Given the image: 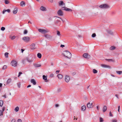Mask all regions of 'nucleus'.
Instances as JSON below:
<instances>
[{
	"instance_id": "1",
	"label": "nucleus",
	"mask_w": 122,
	"mask_h": 122,
	"mask_svg": "<svg viewBox=\"0 0 122 122\" xmlns=\"http://www.w3.org/2000/svg\"><path fill=\"white\" fill-rule=\"evenodd\" d=\"M63 55L65 57L68 58H70L71 57V54L69 52L67 51H66L62 53Z\"/></svg>"
},
{
	"instance_id": "2",
	"label": "nucleus",
	"mask_w": 122,
	"mask_h": 122,
	"mask_svg": "<svg viewBox=\"0 0 122 122\" xmlns=\"http://www.w3.org/2000/svg\"><path fill=\"white\" fill-rule=\"evenodd\" d=\"M99 7L101 9H108L110 8V6L107 4L101 5H100Z\"/></svg>"
},
{
	"instance_id": "3",
	"label": "nucleus",
	"mask_w": 122,
	"mask_h": 122,
	"mask_svg": "<svg viewBox=\"0 0 122 122\" xmlns=\"http://www.w3.org/2000/svg\"><path fill=\"white\" fill-rule=\"evenodd\" d=\"M38 31L40 32L42 34H45L49 32L50 31L49 30L47 29H39L38 30Z\"/></svg>"
},
{
	"instance_id": "4",
	"label": "nucleus",
	"mask_w": 122,
	"mask_h": 122,
	"mask_svg": "<svg viewBox=\"0 0 122 122\" xmlns=\"http://www.w3.org/2000/svg\"><path fill=\"white\" fill-rule=\"evenodd\" d=\"M33 57V56H29L28 57L26 58V60L27 61L29 62H31L33 61V60L32 58Z\"/></svg>"
},
{
	"instance_id": "5",
	"label": "nucleus",
	"mask_w": 122,
	"mask_h": 122,
	"mask_svg": "<svg viewBox=\"0 0 122 122\" xmlns=\"http://www.w3.org/2000/svg\"><path fill=\"white\" fill-rule=\"evenodd\" d=\"M22 39L24 41L26 42H28L30 40V38L27 36H25L22 38Z\"/></svg>"
},
{
	"instance_id": "6",
	"label": "nucleus",
	"mask_w": 122,
	"mask_h": 122,
	"mask_svg": "<svg viewBox=\"0 0 122 122\" xmlns=\"http://www.w3.org/2000/svg\"><path fill=\"white\" fill-rule=\"evenodd\" d=\"M17 62L15 60H13L11 62V64L13 66L15 67L17 66Z\"/></svg>"
},
{
	"instance_id": "7",
	"label": "nucleus",
	"mask_w": 122,
	"mask_h": 122,
	"mask_svg": "<svg viewBox=\"0 0 122 122\" xmlns=\"http://www.w3.org/2000/svg\"><path fill=\"white\" fill-rule=\"evenodd\" d=\"M43 36L48 39H50L52 38V37L48 34H44Z\"/></svg>"
},
{
	"instance_id": "8",
	"label": "nucleus",
	"mask_w": 122,
	"mask_h": 122,
	"mask_svg": "<svg viewBox=\"0 0 122 122\" xmlns=\"http://www.w3.org/2000/svg\"><path fill=\"white\" fill-rule=\"evenodd\" d=\"M58 15L59 16H62L63 15V13L61 10H59L57 12Z\"/></svg>"
},
{
	"instance_id": "9",
	"label": "nucleus",
	"mask_w": 122,
	"mask_h": 122,
	"mask_svg": "<svg viewBox=\"0 0 122 122\" xmlns=\"http://www.w3.org/2000/svg\"><path fill=\"white\" fill-rule=\"evenodd\" d=\"M62 10H65L67 11H72V10L71 9L65 7H62Z\"/></svg>"
},
{
	"instance_id": "10",
	"label": "nucleus",
	"mask_w": 122,
	"mask_h": 122,
	"mask_svg": "<svg viewBox=\"0 0 122 122\" xmlns=\"http://www.w3.org/2000/svg\"><path fill=\"white\" fill-rule=\"evenodd\" d=\"M92 103H90V102L88 103L87 105V107L88 108H92L93 107V105H92Z\"/></svg>"
},
{
	"instance_id": "11",
	"label": "nucleus",
	"mask_w": 122,
	"mask_h": 122,
	"mask_svg": "<svg viewBox=\"0 0 122 122\" xmlns=\"http://www.w3.org/2000/svg\"><path fill=\"white\" fill-rule=\"evenodd\" d=\"M70 80L69 76L67 75H66L65 76V81L67 82H68Z\"/></svg>"
},
{
	"instance_id": "12",
	"label": "nucleus",
	"mask_w": 122,
	"mask_h": 122,
	"mask_svg": "<svg viewBox=\"0 0 122 122\" xmlns=\"http://www.w3.org/2000/svg\"><path fill=\"white\" fill-rule=\"evenodd\" d=\"M6 12H7L8 13H10V10L9 9H8L6 10H4L2 11V13L4 14Z\"/></svg>"
},
{
	"instance_id": "13",
	"label": "nucleus",
	"mask_w": 122,
	"mask_h": 122,
	"mask_svg": "<svg viewBox=\"0 0 122 122\" xmlns=\"http://www.w3.org/2000/svg\"><path fill=\"white\" fill-rule=\"evenodd\" d=\"M43 79L44 80L45 82H47L48 81L47 80V76H45V75H43Z\"/></svg>"
},
{
	"instance_id": "14",
	"label": "nucleus",
	"mask_w": 122,
	"mask_h": 122,
	"mask_svg": "<svg viewBox=\"0 0 122 122\" xmlns=\"http://www.w3.org/2000/svg\"><path fill=\"white\" fill-rule=\"evenodd\" d=\"M107 32L109 34L112 35L113 34V32L110 30H106Z\"/></svg>"
},
{
	"instance_id": "15",
	"label": "nucleus",
	"mask_w": 122,
	"mask_h": 122,
	"mask_svg": "<svg viewBox=\"0 0 122 122\" xmlns=\"http://www.w3.org/2000/svg\"><path fill=\"white\" fill-rule=\"evenodd\" d=\"M59 6H61L62 5H65V3L63 2V1H61L58 3Z\"/></svg>"
},
{
	"instance_id": "16",
	"label": "nucleus",
	"mask_w": 122,
	"mask_h": 122,
	"mask_svg": "<svg viewBox=\"0 0 122 122\" xmlns=\"http://www.w3.org/2000/svg\"><path fill=\"white\" fill-rule=\"evenodd\" d=\"M25 3L24 1H22L20 4V5L22 7H24L25 6Z\"/></svg>"
},
{
	"instance_id": "17",
	"label": "nucleus",
	"mask_w": 122,
	"mask_h": 122,
	"mask_svg": "<svg viewBox=\"0 0 122 122\" xmlns=\"http://www.w3.org/2000/svg\"><path fill=\"white\" fill-rule=\"evenodd\" d=\"M12 79L11 78H9L8 79L7 81L6 84L7 85H9L10 83L11 82Z\"/></svg>"
},
{
	"instance_id": "18",
	"label": "nucleus",
	"mask_w": 122,
	"mask_h": 122,
	"mask_svg": "<svg viewBox=\"0 0 122 122\" xmlns=\"http://www.w3.org/2000/svg\"><path fill=\"white\" fill-rule=\"evenodd\" d=\"M30 82L34 85H35L36 84L35 81L34 79H31L30 81Z\"/></svg>"
},
{
	"instance_id": "19",
	"label": "nucleus",
	"mask_w": 122,
	"mask_h": 122,
	"mask_svg": "<svg viewBox=\"0 0 122 122\" xmlns=\"http://www.w3.org/2000/svg\"><path fill=\"white\" fill-rule=\"evenodd\" d=\"M40 9L42 11H46V8L43 6H41L40 8Z\"/></svg>"
},
{
	"instance_id": "20",
	"label": "nucleus",
	"mask_w": 122,
	"mask_h": 122,
	"mask_svg": "<svg viewBox=\"0 0 122 122\" xmlns=\"http://www.w3.org/2000/svg\"><path fill=\"white\" fill-rule=\"evenodd\" d=\"M107 107L106 106H104L103 108V112H105L107 109Z\"/></svg>"
},
{
	"instance_id": "21",
	"label": "nucleus",
	"mask_w": 122,
	"mask_h": 122,
	"mask_svg": "<svg viewBox=\"0 0 122 122\" xmlns=\"http://www.w3.org/2000/svg\"><path fill=\"white\" fill-rule=\"evenodd\" d=\"M86 106L85 105H83L81 108V110L82 111H84L86 110Z\"/></svg>"
},
{
	"instance_id": "22",
	"label": "nucleus",
	"mask_w": 122,
	"mask_h": 122,
	"mask_svg": "<svg viewBox=\"0 0 122 122\" xmlns=\"http://www.w3.org/2000/svg\"><path fill=\"white\" fill-rule=\"evenodd\" d=\"M31 49H35V44H32L31 45Z\"/></svg>"
},
{
	"instance_id": "23",
	"label": "nucleus",
	"mask_w": 122,
	"mask_h": 122,
	"mask_svg": "<svg viewBox=\"0 0 122 122\" xmlns=\"http://www.w3.org/2000/svg\"><path fill=\"white\" fill-rule=\"evenodd\" d=\"M18 11V10L17 8H15L14 9L13 11V13L14 14H16Z\"/></svg>"
},
{
	"instance_id": "24",
	"label": "nucleus",
	"mask_w": 122,
	"mask_h": 122,
	"mask_svg": "<svg viewBox=\"0 0 122 122\" xmlns=\"http://www.w3.org/2000/svg\"><path fill=\"white\" fill-rule=\"evenodd\" d=\"M88 56V54L87 53H85L83 55V57L85 58H87Z\"/></svg>"
},
{
	"instance_id": "25",
	"label": "nucleus",
	"mask_w": 122,
	"mask_h": 122,
	"mask_svg": "<svg viewBox=\"0 0 122 122\" xmlns=\"http://www.w3.org/2000/svg\"><path fill=\"white\" fill-rule=\"evenodd\" d=\"M34 66L35 67H37L41 66V65L39 64H34Z\"/></svg>"
},
{
	"instance_id": "26",
	"label": "nucleus",
	"mask_w": 122,
	"mask_h": 122,
	"mask_svg": "<svg viewBox=\"0 0 122 122\" xmlns=\"http://www.w3.org/2000/svg\"><path fill=\"white\" fill-rule=\"evenodd\" d=\"M57 76L59 79H61L62 78L63 76L61 74H58L57 75Z\"/></svg>"
},
{
	"instance_id": "27",
	"label": "nucleus",
	"mask_w": 122,
	"mask_h": 122,
	"mask_svg": "<svg viewBox=\"0 0 122 122\" xmlns=\"http://www.w3.org/2000/svg\"><path fill=\"white\" fill-rule=\"evenodd\" d=\"M101 66L102 67L104 68H108L109 67L108 66L104 64H102Z\"/></svg>"
},
{
	"instance_id": "28",
	"label": "nucleus",
	"mask_w": 122,
	"mask_h": 122,
	"mask_svg": "<svg viewBox=\"0 0 122 122\" xmlns=\"http://www.w3.org/2000/svg\"><path fill=\"white\" fill-rule=\"evenodd\" d=\"M41 54L40 53H39L37 54V56L39 58H41Z\"/></svg>"
},
{
	"instance_id": "29",
	"label": "nucleus",
	"mask_w": 122,
	"mask_h": 122,
	"mask_svg": "<svg viewBox=\"0 0 122 122\" xmlns=\"http://www.w3.org/2000/svg\"><path fill=\"white\" fill-rule=\"evenodd\" d=\"M116 48V47L114 46H112L110 48V49L111 50H113L115 49Z\"/></svg>"
},
{
	"instance_id": "30",
	"label": "nucleus",
	"mask_w": 122,
	"mask_h": 122,
	"mask_svg": "<svg viewBox=\"0 0 122 122\" xmlns=\"http://www.w3.org/2000/svg\"><path fill=\"white\" fill-rule=\"evenodd\" d=\"M116 72L117 74L119 75L121 74L122 73V71H116Z\"/></svg>"
},
{
	"instance_id": "31",
	"label": "nucleus",
	"mask_w": 122,
	"mask_h": 122,
	"mask_svg": "<svg viewBox=\"0 0 122 122\" xmlns=\"http://www.w3.org/2000/svg\"><path fill=\"white\" fill-rule=\"evenodd\" d=\"M9 54V53L8 52H6L5 54V57L6 58H7L8 57V55Z\"/></svg>"
},
{
	"instance_id": "32",
	"label": "nucleus",
	"mask_w": 122,
	"mask_h": 122,
	"mask_svg": "<svg viewBox=\"0 0 122 122\" xmlns=\"http://www.w3.org/2000/svg\"><path fill=\"white\" fill-rule=\"evenodd\" d=\"M3 103V101L1 100L0 101V106L1 107L2 106Z\"/></svg>"
},
{
	"instance_id": "33",
	"label": "nucleus",
	"mask_w": 122,
	"mask_h": 122,
	"mask_svg": "<svg viewBox=\"0 0 122 122\" xmlns=\"http://www.w3.org/2000/svg\"><path fill=\"white\" fill-rule=\"evenodd\" d=\"M19 109V107H17L15 108V110L16 112H17L18 111Z\"/></svg>"
},
{
	"instance_id": "34",
	"label": "nucleus",
	"mask_w": 122,
	"mask_h": 122,
	"mask_svg": "<svg viewBox=\"0 0 122 122\" xmlns=\"http://www.w3.org/2000/svg\"><path fill=\"white\" fill-rule=\"evenodd\" d=\"M93 72L95 74L97 72V71L95 69H93Z\"/></svg>"
},
{
	"instance_id": "35",
	"label": "nucleus",
	"mask_w": 122,
	"mask_h": 122,
	"mask_svg": "<svg viewBox=\"0 0 122 122\" xmlns=\"http://www.w3.org/2000/svg\"><path fill=\"white\" fill-rule=\"evenodd\" d=\"M28 33V31L26 30H25L24 31L23 34H26Z\"/></svg>"
},
{
	"instance_id": "36",
	"label": "nucleus",
	"mask_w": 122,
	"mask_h": 122,
	"mask_svg": "<svg viewBox=\"0 0 122 122\" xmlns=\"http://www.w3.org/2000/svg\"><path fill=\"white\" fill-rule=\"evenodd\" d=\"M96 36V35L95 33H93L92 35V38H94Z\"/></svg>"
},
{
	"instance_id": "37",
	"label": "nucleus",
	"mask_w": 122,
	"mask_h": 122,
	"mask_svg": "<svg viewBox=\"0 0 122 122\" xmlns=\"http://www.w3.org/2000/svg\"><path fill=\"white\" fill-rule=\"evenodd\" d=\"M100 122H102L103 121V119L102 117H100L99 119Z\"/></svg>"
},
{
	"instance_id": "38",
	"label": "nucleus",
	"mask_w": 122,
	"mask_h": 122,
	"mask_svg": "<svg viewBox=\"0 0 122 122\" xmlns=\"http://www.w3.org/2000/svg\"><path fill=\"white\" fill-rule=\"evenodd\" d=\"M60 22V21L59 20H55V23H59V22Z\"/></svg>"
},
{
	"instance_id": "39",
	"label": "nucleus",
	"mask_w": 122,
	"mask_h": 122,
	"mask_svg": "<svg viewBox=\"0 0 122 122\" xmlns=\"http://www.w3.org/2000/svg\"><path fill=\"white\" fill-rule=\"evenodd\" d=\"M7 67V66L6 65H4L3 68H2V69L3 70H5V69H6Z\"/></svg>"
},
{
	"instance_id": "40",
	"label": "nucleus",
	"mask_w": 122,
	"mask_h": 122,
	"mask_svg": "<svg viewBox=\"0 0 122 122\" xmlns=\"http://www.w3.org/2000/svg\"><path fill=\"white\" fill-rule=\"evenodd\" d=\"M5 28L4 27H2L1 28V30L2 31H4L5 30Z\"/></svg>"
},
{
	"instance_id": "41",
	"label": "nucleus",
	"mask_w": 122,
	"mask_h": 122,
	"mask_svg": "<svg viewBox=\"0 0 122 122\" xmlns=\"http://www.w3.org/2000/svg\"><path fill=\"white\" fill-rule=\"evenodd\" d=\"M5 3L6 4H8L9 3L8 1L7 0H5Z\"/></svg>"
},
{
	"instance_id": "42",
	"label": "nucleus",
	"mask_w": 122,
	"mask_h": 122,
	"mask_svg": "<svg viewBox=\"0 0 122 122\" xmlns=\"http://www.w3.org/2000/svg\"><path fill=\"white\" fill-rule=\"evenodd\" d=\"M106 60L108 61H112V59H106Z\"/></svg>"
},
{
	"instance_id": "43",
	"label": "nucleus",
	"mask_w": 122,
	"mask_h": 122,
	"mask_svg": "<svg viewBox=\"0 0 122 122\" xmlns=\"http://www.w3.org/2000/svg\"><path fill=\"white\" fill-rule=\"evenodd\" d=\"M57 35H58L59 36H60V32L58 31H57Z\"/></svg>"
},
{
	"instance_id": "44",
	"label": "nucleus",
	"mask_w": 122,
	"mask_h": 122,
	"mask_svg": "<svg viewBox=\"0 0 122 122\" xmlns=\"http://www.w3.org/2000/svg\"><path fill=\"white\" fill-rule=\"evenodd\" d=\"M22 74V73L21 72H20L19 73V74L18 75V77H19L20 76L21 74Z\"/></svg>"
},
{
	"instance_id": "45",
	"label": "nucleus",
	"mask_w": 122,
	"mask_h": 122,
	"mask_svg": "<svg viewBox=\"0 0 122 122\" xmlns=\"http://www.w3.org/2000/svg\"><path fill=\"white\" fill-rule=\"evenodd\" d=\"M15 38V36H13L12 37L11 39L12 40H13Z\"/></svg>"
},
{
	"instance_id": "46",
	"label": "nucleus",
	"mask_w": 122,
	"mask_h": 122,
	"mask_svg": "<svg viewBox=\"0 0 122 122\" xmlns=\"http://www.w3.org/2000/svg\"><path fill=\"white\" fill-rule=\"evenodd\" d=\"M17 86L19 88H20V83H18L17 84Z\"/></svg>"
},
{
	"instance_id": "47",
	"label": "nucleus",
	"mask_w": 122,
	"mask_h": 122,
	"mask_svg": "<svg viewBox=\"0 0 122 122\" xmlns=\"http://www.w3.org/2000/svg\"><path fill=\"white\" fill-rule=\"evenodd\" d=\"M109 115L111 117L113 116V115L112 114V112L111 111L109 112Z\"/></svg>"
},
{
	"instance_id": "48",
	"label": "nucleus",
	"mask_w": 122,
	"mask_h": 122,
	"mask_svg": "<svg viewBox=\"0 0 122 122\" xmlns=\"http://www.w3.org/2000/svg\"><path fill=\"white\" fill-rule=\"evenodd\" d=\"M18 122H22V121L21 119H19L18 120Z\"/></svg>"
},
{
	"instance_id": "49",
	"label": "nucleus",
	"mask_w": 122,
	"mask_h": 122,
	"mask_svg": "<svg viewBox=\"0 0 122 122\" xmlns=\"http://www.w3.org/2000/svg\"><path fill=\"white\" fill-rule=\"evenodd\" d=\"M2 111L1 110H0V116H1L2 115Z\"/></svg>"
},
{
	"instance_id": "50",
	"label": "nucleus",
	"mask_w": 122,
	"mask_h": 122,
	"mask_svg": "<svg viewBox=\"0 0 122 122\" xmlns=\"http://www.w3.org/2000/svg\"><path fill=\"white\" fill-rule=\"evenodd\" d=\"M52 18H50L48 19V20L49 21H50L52 20Z\"/></svg>"
},
{
	"instance_id": "51",
	"label": "nucleus",
	"mask_w": 122,
	"mask_h": 122,
	"mask_svg": "<svg viewBox=\"0 0 122 122\" xmlns=\"http://www.w3.org/2000/svg\"><path fill=\"white\" fill-rule=\"evenodd\" d=\"M54 76V75L53 74H51L50 76V77H53Z\"/></svg>"
},
{
	"instance_id": "52",
	"label": "nucleus",
	"mask_w": 122,
	"mask_h": 122,
	"mask_svg": "<svg viewBox=\"0 0 122 122\" xmlns=\"http://www.w3.org/2000/svg\"><path fill=\"white\" fill-rule=\"evenodd\" d=\"M117 120H112V122H117Z\"/></svg>"
},
{
	"instance_id": "53",
	"label": "nucleus",
	"mask_w": 122,
	"mask_h": 122,
	"mask_svg": "<svg viewBox=\"0 0 122 122\" xmlns=\"http://www.w3.org/2000/svg\"><path fill=\"white\" fill-rule=\"evenodd\" d=\"M76 74V73L75 72H73L72 73V75H75Z\"/></svg>"
},
{
	"instance_id": "54",
	"label": "nucleus",
	"mask_w": 122,
	"mask_h": 122,
	"mask_svg": "<svg viewBox=\"0 0 122 122\" xmlns=\"http://www.w3.org/2000/svg\"><path fill=\"white\" fill-rule=\"evenodd\" d=\"M15 119H13L11 121V122H15Z\"/></svg>"
},
{
	"instance_id": "55",
	"label": "nucleus",
	"mask_w": 122,
	"mask_h": 122,
	"mask_svg": "<svg viewBox=\"0 0 122 122\" xmlns=\"http://www.w3.org/2000/svg\"><path fill=\"white\" fill-rule=\"evenodd\" d=\"M57 17L58 18H59L60 19H61V20H62V22H64V21L62 19L61 17Z\"/></svg>"
},
{
	"instance_id": "56",
	"label": "nucleus",
	"mask_w": 122,
	"mask_h": 122,
	"mask_svg": "<svg viewBox=\"0 0 122 122\" xmlns=\"http://www.w3.org/2000/svg\"><path fill=\"white\" fill-rule=\"evenodd\" d=\"M48 1L51 3H52L53 2V0H48Z\"/></svg>"
},
{
	"instance_id": "57",
	"label": "nucleus",
	"mask_w": 122,
	"mask_h": 122,
	"mask_svg": "<svg viewBox=\"0 0 122 122\" xmlns=\"http://www.w3.org/2000/svg\"><path fill=\"white\" fill-rule=\"evenodd\" d=\"M59 71H58V70H57V71H56V74H57L59 72Z\"/></svg>"
},
{
	"instance_id": "58",
	"label": "nucleus",
	"mask_w": 122,
	"mask_h": 122,
	"mask_svg": "<svg viewBox=\"0 0 122 122\" xmlns=\"http://www.w3.org/2000/svg\"><path fill=\"white\" fill-rule=\"evenodd\" d=\"M115 96L117 97L118 99H119V97H118V95L116 94L115 95Z\"/></svg>"
},
{
	"instance_id": "59",
	"label": "nucleus",
	"mask_w": 122,
	"mask_h": 122,
	"mask_svg": "<svg viewBox=\"0 0 122 122\" xmlns=\"http://www.w3.org/2000/svg\"><path fill=\"white\" fill-rule=\"evenodd\" d=\"M90 56L88 54V56H87V59H88L89 58H90Z\"/></svg>"
},
{
	"instance_id": "60",
	"label": "nucleus",
	"mask_w": 122,
	"mask_h": 122,
	"mask_svg": "<svg viewBox=\"0 0 122 122\" xmlns=\"http://www.w3.org/2000/svg\"><path fill=\"white\" fill-rule=\"evenodd\" d=\"M60 46L61 47L63 48V47L65 46L64 45H61Z\"/></svg>"
},
{
	"instance_id": "61",
	"label": "nucleus",
	"mask_w": 122,
	"mask_h": 122,
	"mask_svg": "<svg viewBox=\"0 0 122 122\" xmlns=\"http://www.w3.org/2000/svg\"><path fill=\"white\" fill-rule=\"evenodd\" d=\"M55 106L56 107H57L59 106V105L58 104H56L55 105Z\"/></svg>"
},
{
	"instance_id": "62",
	"label": "nucleus",
	"mask_w": 122,
	"mask_h": 122,
	"mask_svg": "<svg viewBox=\"0 0 122 122\" xmlns=\"http://www.w3.org/2000/svg\"><path fill=\"white\" fill-rule=\"evenodd\" d=\"M58 91L59 92H60L61 91V88H59L58 89Z\"/></svg>"
},
{
	"instance_id": "63",
	"label": "nucleus",
	"mask_w": 122,
	"mask_h": 122,
	"mask_svg": "<svg viewBox=\"0 0 122 122\" xmlns=\"http://www.w3.org/2000/svg\"><path fill=\"white\" fill-rule=\"evenodd\" d=\"M78 36L79 37H82V36H81L80 35H78Z\"/></svg>"
},
{
	"instance_id": "64",
	"label": "nucleus",
	"mask_w": 122,
	"mask_h": 122,
	"mask_svg": "<svg viewBox=\"0 0 122 122\" xmlns=\"http://www.w3.org/2000/svg\"><path fill=\"white\" fill-rule=\"evenodd\" d=\"M5 110V108L4 107H3V108H2V111H4Z\"/></svg>"
}]
</instances>
